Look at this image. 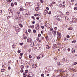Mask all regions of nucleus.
Segmentation results:
<instances>
[{
	"label": "nucleus",
	"mask_w": 77,
	"mask_h": 77,
	"mask_svg": "<svg viewBox=\"0 0 77 77\" xmlns=\"http://www.w3.org/2000/svg\"><path fill=\"white\" fill-rule=\"evenodd\" d=\"M14 47H15V45H12V47H13V48H14Z\"/></svg>",
	"instance_id": "nucleus-55"
},
{
	"label": "nucleus",
	"mask_w": 77,
	"mask_h": 77,
	"mask_svg": "<svg viewBox=\"0 0 77 77\" xmlns=\"http://www.w3.org/2000/svg\"><path fill=\"white\" fill-rule=\"evenodd\" d=\"M21 52V51H20V50H18L17 51V52L18 53H20Z\"/></svg>",
	"instance_id": "nucleus-37"
},
{
	"label": "nucleus",
	"mask_w": 77,
	"mask_h": 77,
	"mask_svg": "<svg viewBox=\"0 0 77 77\" xmlns=\"http://www.w3.org/2000/svg\"><path fill=\"white\" fill-rule=\"evenodd\" d=\"M62 27L63 28V29H65L66 28V25H63L62 26Z\"/></svg>",
	"instance_id": "nucleus-8"
},
{
	"label": "nucleus",
	"mask_w": 77,
	"mask_h": 77,
	"mask_svg": "<svg viewBox=\"0 0 77 77\" xmlns=\"http://www.w3.org/2000/svg\"><path fill=\"white\" fill-rule=\"evenodd\" d=\"M40 55L42 56V57H43L44 56V54H40Z\"/></svg>",
	"instance_id": "nucleus-16"
},
{
	"label": "nucleus",
	"mask_w": 77,
	"mask_h": 77,
	"mask_svg": "<svg viewBox=\"0 0 77 77\" xmlns=\"http://www.w3.org/2000/svg\"><path fill=\"white\" fill-rule=\"evenodd\" d=\"M20 12H17V14L18 16H19V14H20Z\"/></svg>",
	"instance_id": "nucleus-29"
},
{
	"label": "nucleus",
	"mask_w": 77,
	"mask_h": 77,
	"mask_svg": "<svg viewBox=\"0 0 77 77\" xmlns=\"http://www.w3.org/2000/svg\"><path fill=\"white\" fill-rule=\"evenodd\" d=\"M50 6H51V8H52V7H53V5H52V4H50Z\"/></svg>",
	"instance_id": "nucleus-39"
},
{
	"label": "nucleus",
	"mask_w": 77,
	"mask_h": 77,
	"mask_svg": "<svg viewBox=\"0 0 77 77\" xmlns=\"http://www.w3.org/2000/svg\"><path fill=\"white\" fill-rule=\"evenodd\" d=\"M72 20L73 23H76L77 21V19L74 18H73Z\"/></svg>",
	"instance_id": "nucleus-4"
},
{
	"label": "nucleus",
	"mask_w": 77,
	"mask_h": 77,
	"mask_svg": "<svg viewBox=\"0 0 77 77\" xmlns=\"http://www.w3.org/2000/svg\"><path fill=\"white\" fill-rule=\"evenodd\" d=\"M37 16H38L37 14H34V16H35V17H37Z\"/></svg>",
	"instance_id": "nucleus-49"
},
{
	"label": "nucleus",
	"mask_w": 77,
	"mask_h": 77,
	"mask_svg": "<svg viewBox=\"0 0 77 77\" xmlns=\"http://www.w3.org/2000/svg\"><path fill=\"white\" fill-rule=\"evenodd\" d=\"M18 27H16V28H15V30H16L17 32H19V31H18Z\"/></svg>",
	"instance_id": "nucleus-10"
},
{
	"label": "nucleus",
	"mask_w": 77,
	"mask_h": 77,
	"mask_svg": "<svg viewBox=\"0 0 77 77\" xmlns=\"http://www.w3.org/2000/svg\"><path fill=\"white\" fill-rule=\"evenodd\" d=\"M23 77H26L27 76V75L25 73H23Z\"/></svg>",
	"instance_id": "nucleus-21"
},
{
	"label": "nucleus",
	"mask_w": 77,
	"mask_h": 77,
	"mask_svg": "<svg viewBox=\"0 0 77 77\" xmlns=\"http://www.w3.org/2000/svg\"><path fill=\"white\" fill-rule=\"evenodd\" d=\"M14 5H16V6H17V2L14 3Z\"/></svg>",
	"instance_id": "nucleus-61"
},
{
	"label": "nucleus",
	"mask_w": 77,
	"mask_h": 77,
	"mask_svg": "<svg viewBox=\"0 0 77 77\" xmlns=\"http://www.w3.org/2000/svg\"><path fill=\"white\" fill-rule=\"evenodd\" d=\"M32 67L33 68H36L37 67V66L36 64H34L32 66Z\"/></svg>",
	"instance_id": "nucleus-5"
},
{
	"label": "nucleus",
	"mask_w": 77,
	"mask_h": 77,
	"mask_svg": "<svg viewBox=\"0 0 77 77\" xmlns=\"http://www.w3.org/2000/svg\"><path fill=\"white\" fill-rule=\"evenodd\" d=\"M65 18L66 20V22H69V18H68V17L67 16H66L65 17Z\"/></svg>",
	"instance_id": "nucleus-3"
},
{
	"label": "nucleus",
	"mask_w": 77,
	"mask_h": 77,
	"mask_svg": "<svg viewBox=\"0 0 77 77\" xmlns=\"http://www.w3.org/2000/svg\"><path fill=\"white\" fill-rule=\"evenodd\" d=\"M25 72L26 73H27V72H28V70H26L25 71Z\"/></svg>",
	"instance_id": "nucleus-40"
},
{
	"label": "nucleus",
	"mask_w": 77,
	"mask_h": 77,
	"mask_svg": "<svg viewBox=\"0 0 77 77\" xmlns=\"http://www.w3.org/2000/svg\"><path fill=\"white\" fill-rule=\"evenodd\" d=\"M39 39V38H38V37L37 38H36V40L37 41H38Z\"/></svg>",
	"instance_id": "nucleus-52"
},
{
	"label": "nucleus",
	"mask_w": 77,
	"mask_h": 77,
	"mask_svg": "<svg viewBox=\"0 0 77 77\" xmlns=\"http://www.w3.org/2000/svg\"><path fill=\"white\" fill-rule=\"evenodd\" d=\"M32 38H28V39H27V41L28 42H29L31 43L32 42Z\"/></svg>",
	"instance_id": "nucleus-2"
},
{
	"label": "nucleus",
	"mask_w": 77,
	"mask_h": 77,
	"mask_svg": "<svg viewBox=\"0 0 77 77\" xmlns=\"http://www.w3.org/2000/svg\"><path fill=\"white\" fill-rule=\"evenodd\" d=\"M2 65L3 68H4V67H5V66L4 65H3V64H2Z\"/></svg>",
	"instance_id": "nucleus-58"
},
{
	"label": "nucleus",
	"mask_w": 77,
	"mask_h": 77,
	"mask_svg": "<svg viewBox=\"0 0 77 77\" xmlns=\"http://www.w3.org/2000/svg\"><path fill=\"white\" fill-rule=\"evenodd\" d=\"M20 11H24V9L23 8H20Z\"/></svg>",
	"instance_id": "nucleus-14"
},
{
	"label": "nucleus",
	"mask_w": 77,
	"mask_h": 77,
	"mask_svg": "<svg viewBox=\"0 0 77 77\" xmlns=\"http://www.w3.org/2000/svg\"><path fill=\"white\" fill-rule=\"evenodd\" d=\"M2 14V10L0 11V16Z\"/></svg>",
	"instance_id": "nucleus-30"
},
{
	"label": "nucleus",
	"mask_w": 77,
	"mask_h": 77,
	"mask_svg": "<svg viewBox=\"0 0 77 77\" xmlns=\"http://www.w3.org/2000/svg\"><path fill=\"white\" fill-rule=\"evenodd\" d=\"M27 37L26 36H25L23 37V38L24 39H27Z\"/></svg>",
	"instance_id": "nucleus-44"
},
{
	"label": "nucleus",
	"mask_w": 77,
	"mask_h": 77,
	"mask_svg": "<svg viewBox=\"0 0 77 77\" xmlns=\"http://www.w3.org/2000/svg\"><path fill=\"white\" fill-rule=\"evenodd\" d=\"M32 19L33 20H35V17L33 16H32Z\"/></svg>",
	"instance_id": "nucleus-26"
},
{
	"label": "nucleus",
	"mask_w": 77,
	"mask_h": 77,
	"mask_svg": "<svg viewBox=\"0 0 77 77\" xmlns=\"http://www.w3.org/2000/svg\"><path fill=\"white\" fill-rule=\"evenodd\" d=\"M41 27L42 29H43L44 28V27L43 26H42Z\"/></svg>",
	"instance_id": "nucleus-62"
},
{
	"label": "nucleus",
	"mask_w": 77,
	"mask_h": 77,
	"mask_svg": "<svg viewBox=\"0 0 77 77\" xmlns=\"http://www.w3.org/2000/svg\"><path fill=\"white\" fill-rule=\"evenodd\" d=\"M50 31H52V30H53V28H52V27H51L50 28Z\"/></svg>",
	"instance_id": "nucleus-43"
},
{
	"label": "nucleus",
	"mask_w": 77,
	"mask_h": 77,
	"mask_svg": "<svg viewBox=\"0 0 77 77\" xmlns=\"http://www.w3.org/2000/svg\"><path fill=\"white\" fill-rule=\"evenodd\" d=\"M48 12V11L47 10H45V11L44 12V15H46L47 14Z\"/></svg>",
	"instance_id": "nucleus-6"
},
{
	"label": "nucleus",
	"mask_w": 77,
	"mask_h": 77,
	"mask_svg": "<svg viewBox=\"0 0 77 77\" xmlns=\"http://www.w3.org/2000/svg\"><path fill=\"white\" fill-rule=\"evenodd\" d=\"M32 23H33V24H34V23H35V21H32Z\"/></svg>",
	"instance_id": "nucleus-53"
},
{
	"label": "nucleus",
	"mask_w": 77,
	"mask_h": 77,
	"mask_svg": "<svg viewBox=\"0 0 77 77\" xmlns=\"http://www.w3.org/2000/svg\"><path fill=\"white\" fill-rule=\"evenodd\" d=\"M68 30H72V27H69L68 28Z\"/></svg>",
	"instance_id": "nucleus-15"
},
{
	"label": "nucleus",
	"mask_w": 77,
	"mask_h": 77,
	"mask_svg": "<svg viewBox=\"0 0 77 77\" xmlns=\"http://www.w3.org/2000/svg\"><path fill=\"white\" fill-rule=\"evenodd\" d=\"M19 26L20 27H23V25H22V24H21V23H20L19 24Z\"/></svg>",
	"instance_id": "nucleus-27"
},
{
	"label": "nucleus",
	"mask_w": 77,
	"mask_h": 77,
	"mask_svg": "<svg viewBox=\"0 0 77 77\" xmlns=\"http://www.w3.org/2000/svg\"><path fill=\"white\" fill-rule=\"evenodd\" d=\"M64 41H66V38H64Z\"/></svg>",
	"instance_id": "nucleus-63"
},
{
	"label": "nucleus",
	"mask_w": 77,
	"mask_h": 77,
	"mask_svg": "<svg viewBox=\"0 0 77 77\" xmlns=\"http://www.w3.org/2000/svg\"><path fill=\"white\" fill-rule=\"evenodd\" d=\"M77 64V62H74L73 63L74 65H76V64Z\"/></svg>",
	"instance_id": "nucleus-22"
},
{
	"label": "nucleus",
	"mask_w": 77,
	"mask_h": 77,
	"mask_svg": "<svg viewBox=\"0 0 77 77\" xmlns=\"http://www.w3.org/2000/svg\"><path fill=\"white\" fill-rule=\"evenodd\" d=\"M54 3H55V2H52V4H54Z\"/></svg>",
	"instance_id": "nucleus-64"
},
{
	"label": "nucleus",
	"mask_w": 77,
	"mask_h": 77,
	"mask_svg": "<svg viewBox=\"0 0 77 77\" xmlns=\"http://www.w3.org/2000/svg\"><path fill=\"white\" fill-rule=\"evenodd\" d=\"M20 45H21V46H22V45H23V43H20Z\"/></svg>",
	"instance_id": "nucleus-46"
},
{
	"label": "nucleus",
	"mask_w": 77,
	"mask_h": 77,
	"mask_svg": "<svg viewBox=\"0 0 77 77\" xmlns=\"http://www.w3.org/2000/svg\"><path fill=\"white\" fill-rule=\"evenodd\" d=\"M28 31L29 32V33H30L31 32V30L30 29H29L28 30Z\"/></svg>",
	"instance_id": "nucleus-33"
},
{
	"label": "nucleus",
	"mask_w": 77,
	"mask_h": 77,
	"mask_svg": "<svg viewBox=\"0 0 77 77\" xmlns=\"http://www.w3.org/2000/svg\"><path fill=\"white\" fill-rule=\"evenodd\" d=\"M41 34H38V37H41Z\"/></svg>",
	"instance_id": "nucleus-45"
},
{
	"label": "nucleus",
	"mask_w": 77,
	"mask_h": 77,
	"mask_svg": "<svg viewBox=\"0 0 77 77\" xmlns=\"http://www.w3.org/2000/svg\"><path fill=\"white\" fill-rule=\"evenodd\" d=\"M46 47L47 49H49L50 48V46L48 45L46 46Z\"/></svg>",
	"instance_id": "nucleus-17"
},
{
	"label": "nucleus",
	"mask_w": 77,
	"mask_h": 77,
	"mask_svg": "<svg viewBox=\"0 0 77 77\" xmlns=\"http://www.w3.org/2000/svg\"><path fill=\"white\" fill-rule=\"evenodd\" d=\"M56 32H57L56 31L53 32V33L54 34H56Z\"/></svg>",
	"instance_id": "nucleus-32"
},
{
	"label": "nucleus",
	"mask_w": 77,
	"mask_h": 77,
	"mask_svg": "<svg viewBox=\"0 0 77 77\" xmlns=\"http://www.w3.org/2000/svg\"><path fill=\"white\" fill-rule=\"evenodd\" d=\"M31 47H33V45H34V43L33 42H32L30 45Z\"/></svg>",
	"instance_id": "nucleus-12"
},
{
	"label": "nucleus",
	"mask_w": 77,
	"mask_h": 77,
	"mask_svg": "<svg viewBox=\"0 0 77 77\" xmlns=\"http://www.w3.org/2000/svg\"><path fill=\"white\" fill-rule=\"evenodd\" d=\"M20 68H21V69H23L24 68V66H23V65L21 66H20Z\"/></svg>",
	"instance_id": "nucleus-20"
},
{
	"label": "nucleus",
	"mask_w": 77,
	"mask_h": 77,
	"mask_svg": "<svg viewBox=\"0 0 77 77\" xmlns=\"http://www.w3.org/2000/svg\"><path fill=\"white\" fill-rule=\"evenodd\" d=\"M31 27L32 29H33L35 28V26H34V25H33L31 26Z\"/></svg>",
	"instance_id": "nucleus-50"
},
{
	"label": "nucleus",
	"mask_w": 77,
	"mask_h": 77,
	"mask_svg": "<svg viewBox=\"0 0 77 77\" xmlns=\"http://www.w3.org/2000/svg\"><path fill=\"white\" fill-rule=\"evenodd\" d=\"M64 15L62 13H61V14L60 15V17L61 18H63L64 17Z\"/></svg>",
	"instance_id": "nucleus-7"
},
{
	"label": "nucleus",
	"mask_w": 77,
	"mask_h": 77,
	"mask_svg": "<svg viewBox=\"0 0 77 77\" xmlns=\"http://www.w3.org/2000/svg\"><path fill=\"white\" fill-rule=\"evenodd\" d=\"M72 53H75V50L74 48H72Z\"/></svg>",
	"instance_id": "nucleus-11"
},
{
	"label": "nucleus",
	"mask_w": 77,
	"mask_h": 77,
	"mask_svg": "<svg viewBox=\"0 0 77 77\" xmlns=\"http://www.w3.org/2000/svg\"><path fill=\"white\" fill-rule=\"evenodd\" d=\"M11 6H12V7H13L14 5V3H11Z\"/></svg>",
	"instance_id": "nucleus-24"
},
{
	"label": "nucleus",
	"mask_w": 77,
	"mask_h": 77,
	"mask_svg": "<svg viewBox=\"0 0 77 77\" xmlns=\"http://www.w3.org/2000/svg\"><path fill=\"white\" fill-rule=\"evenodd\" d=\"M57 65H58V66H60V65H61V64H60V62H58L57 63Z\"/></svg>",
	"instance_id": "nucleus-18"
},
{
	"label": "nucleus",
	"mask_w": 77,
	"mask_h": 77,
	"mask_svg": "<svg viewBox=\"0 0 77 77\" xmlns=\"http://www.w3.org/2000/svg\"><path fill=\"white\" fill-rule=\"evenodd\" d=\"M41 39H44V38L43 37H41Z\"/></svg>",
	"instance_id": "nucleus-60"
},
{
	"label": "nucleus",
	"mask_w": 77,
	"mask_h": 77,
	"mask_svg": "<svg viewBox=\"0 0 77 77\" xmlns=\"http://www.w3.org/2000/svg\"><path fill=\"white\" fill-rule=\"evenodd\" d=\"M62 60L64 61H65V58H63V59H62Z\"/></svg>",
	"instance_id": "nucleus-57"
},
{
	"label": "nucleus",
	"mask_w": 77,
	"mask_h": 77,
	"mask_svg": "<svg viewBox=\"0 0 77 77\" xmlns=\"http://www.w3.org/2000/svg\"><path fill=\"white\" fill-rule=\"evenodd\" d=\"M68 51H70L71 50L69 48H68Z\"/></svg>",
	"instance_id": "nucleus-51"
},
{
	"label": "nucleus",
	"mask_w": 77,
	"mask_h": 77,
	"mask_svg": "<svg viewBox=\"0 0 77 77\" xmlns=\"http://www.w3.org/2000/svg\"><path fill=\"white\" fill-rule=\"evenodd\" d=\"M36 19H37V20H39V17H37Z\"/></svg>",
	"instance_id": "nucleus-48"
},
{
	"label": "nucleus",
	"mask_w": 77,
	"mask_h": 77,
	"mask_svg": "<svg viewBox=\"0 0 77 77\" xmlns=\"http://www.w3.org/2000/svg\"><path fill=\"white\" fill-rule=\"evenodd\" d=\"M8 69H11V67L8 66Z\"/></svg>",
	"instance_id": "nucleus-56"
},
{
	"label": "nucleus",
	"mask_w": 77,
	"mask_h": 77,
	"mask_svg": "<svg viewBox=\"0 0 77 77\" xmlns=\"http://www.w3.org/2000/svg\"><path fill=\"white\" fill-rule=\"evenodd\" d=\"M20 56L21 57H22V56H23V53H21L20 54Z\"/></svg>",
	"instance_id": "nucleus-23"
},
{
	"label": "nucleus",
	"mask_w": 77,
	"mask_h": 77,
	"mask_svg": "<svg viewBox=\"0 0 77 77\" xmlns=\"http://www.w3.org/2000/svg\"><path fill=\"white\" fill-rule=\"evenodd\" d=\"M69 14V13L68 12H66V15H68Z\"/></svg>",
	"instance_id": "nucleus-19"
},
{
	"label": "nucleus",
	"mask_w": 77,
	"mask_h": 77,
	"mask_svg": "<svg viewBox=\"0 0 77 77\" xmlns=\"http://www.w3.org/2000/svg\"><path fill=\"white\" fill-rule=\"evenodd\" d=\"M40 2L41 3H43V2H44V0H41L40 1Z\"/></svg>",
	"instance_id": "nucleus-36"
},
{
	"label": "nucleus",
	"mask_w": 77,
	"mask_h": 77,
	"mask_svg": "<svg viewBox=\"0 0 77 77\" xmlns=\"http://www.w3.org/2000/svg\"><path fill=\"white\" fill-rule=\"evenodd\" d=\"M61 35V33H60L59 32H57V35L58 36L57 37L58 38H61V36L60 35Z\"/></svg>",
	"instance_id": "nucleus-1"
},
{
	"label": "nucleus",
	"mask_w": 77,
	"mask_h": 77,
	"mask_svg": "<svg viewBox=\"0 0 77 77\" xmlns=\"http://www.w3.org/2000/svg\"><path fill=\"white\" fill-rule=\"evenodd\" d=\"M62 6H64L63 8H65V5H62L61 4H60V5H59V8H61L62 7Z\"/></svg>",
	"instance_id": "nucleus-9"
},
{
	"label": "nucleus",
	"mask_w": 77,
	"mask_h": 77,
	"mask_svg": "<svg viewBox=\"0 0 77 77\" xmlns=\"http://www.w3.org/2000/svg\"><path fill=\"white\" fill-rule=\"evenodd\" d=\"M41 76L42 77H44V74H41Z\"/></svg>",
	"instance_id": "nucleus-34"
},
{
	"label": "nucleus",
	"mask_w": 77,
	"mask_h": 77,
	"mask_svg": "<svg viewBox=\"0 0 77 77\" xmlns=\"http://www.w3.org/2000/svg\"><path fill=\"white\" fill-rule=\"evenodd\" d=\"M29 58H30V59H31L32 58V55H29Z\"/></svg>",
	"instance_id": "nucleus-31"
},
{
	"label": "nucleus",
	"mask_w": 77,
	"mask_h": 77,
	"mask_svg": "<svg viewBox=\"0 0 77 77\" xmlns=\"http://www.w3.org/2000/svg\"><path fill=\"white\" fill-rule=\"evenodd\" d=\"M33 33H36V30L35 29H34L33 31Z\"/></svg>",
	"instance_id": "nucleus-47"
},
{
	"label": "nucleus",
	"mask_w": 77,
	"mask_h": 77,
	"mask_svg": "<svg viewBox=\"0 0 77 77\" xmlns=\"http://www.w3.org/2000/svg\"><path fill=\"white\" fill-rule=\"evenodd\" d=\"M5 69H2L1 70V72H4V71H5Z\"/></svg>",
	"instance_id": "nucleus-25"
},
{
	"label": "nucleus",
	"mask_w": 77,
	"mask_h": 77,
	"mask_svg": "<svg viewBox=\"0 0 77 77\" xmlns=\"http://www.w3.org/2000/svg\"><path fill=\"white\" fill-rule=\"evenodd\" d=\"M23 71H24V70H23V69H22L20 70V72H23Z\"/></svg>",
	"instance_id": "nucleus-41"
},
{
	"label": "nucleus",
	"mask_w": 77,
	"mask_h": 77,
	"mask_svg": "<svg viewBox=\"0 0 77 77\" xmlns=\"http://www.w3.org/2000/svg\"><path fill=\"white\" fill-rule=\"evenodd\" d=\"M76 42L75 40H74L72 42V43H75Z\"/></svg>",
	"instance_id": "nucleus-28"
},
{
	"label": "nucleus",
	"mask_w": 77,
	"mask_h": 77,
	"mask_svg": "<svg viewBox=\"0 0 77 77\" xmlns=\"http://www.w3.org/2000/svg\"><path fill=\"white\" fill-rule=\"evenodd\" d=\"M57 18H58V16H55V19H57Z\"/></svg>",
	"instance_id": "nucleus-35"
},
{
	"label": "nucleus",
	"mask_w": 77,
	"mask_h": 77,
	"mask_svg": "<svg viewBox=\"0 0 77 77\" xmlns=\"http://www.w3.org/2000/svg\"><path fill=\"white\" fill-rule=\"evenodd\" d=\"M77 7H75L74 8V10H75V11H76V10H77Z\"/></svg>",
	"instance_id": "nucleus-42"
},
{
	"label": "nucleus",
	"mask_w": 77,
	"mask_h": 77,
	"mask_svg": "<svg viewBox=\"0 0 77 77\" xmlns=\"http://www.w3.org/2000/svg\"><path fill=\"white\" fill-rule=\"evenodd\" d=\"M57 20L58 21H60V18H58Z\"/></svg>",
	"instance_id": "nucleus-59"
},
{
	"label": "nucleus",
	"mask_w": 77,
	"mask_h": 77,
	"mask_svg": "<svg viewBox=\"0 0 77 77\" xmlns=\"http://www.w3.org/2000/svg\"><path fill=\"white\" fill-rule=\"evenodd\" d=\"M51 14V11H50L48 13V14L49 15H50V14Z\"/></svg>",
	"instance_id": "nucleus-38"
},
{
	"label": "nucleus",
	"mask_w": 77,
	"mask_h": 77,
	"mask_svg": "<svg viewBox=\"0 0 77 77\" xmlns=\"http://www.w3.org/2000/svg\"><path fill=\"white\" fill-rule=\"evenodd\" d=\"M35 9V11H39V8L38 7H36Z\"/></svg>",
	"instance_id": "nucleus-13"
},
{
	"label": "nucleus",
	"mask_w": 77,
	"mask_h": 77,
	"mask_svg": "<svg viewBox=\"0 0 77 77\" xmlns=\"http://www.w3.org/2000/svg\"><path fill=\"white\" fill-rule=\"evenodd\" d=\"M67 38H69V36L68 35L67 36Z\"/></svg>",
	"instance_id": "nucleus-54"
}]
</instances>
